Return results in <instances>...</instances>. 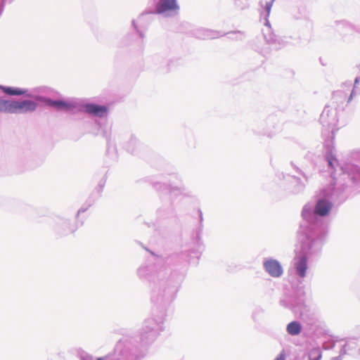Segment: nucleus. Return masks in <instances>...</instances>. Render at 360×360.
Returning a JSON list of instances; mask_svg holds the SVG:
<instances>
[{
  "label": "nucleus",
  "mask_w": 360,
  "mask_h": 360,
  "mask_svg": "<svg viewBox=\"0 0 360 360\" xmlns=\"http://www.w3.org/2000/svg\"><path fill=\"white\" fill-rule=\"evenodd\" d=\"M37 107V103L31 100L13 101L12 114L31 112Z\"/></svg>",
  "instance_id": "f257e3e1"
},
{
  "label": "nucleus",
  "mask_w": 360,
  "mask_h": 360,
  "mask_svg": "<svg viewBox=\"0 0 360 360\" xmlns=\"http://www.w3.org/2000/svg\"><path fill=\"white\" fill-rule=\"evenodd\" d=\"M264 266L266 271L273 277H278L283 274L281 265L275 259L267 260Z\"/></svg>",
  "instance_id": "f03ea898"
},
{
  "label": "nucleus",
  "mask_w": 360,
  "mask_h": 360,
  "mask_svg": "<svg viewBox=\"0 0 360 360\" xmlns=\"http://www.w3.org/2000/svg\"><path fill=\"white\" fill-rule=\"evenodd\" d=\"M84 108L87 113L99 117L105 116L108 112V109L106 106L96 104H86Z\"/></svg>",
  "instance_id": "7ed1b4c3"
},
{
  "label": "nucleus",
  "mask_w": 360,
  "mask_h": 360,
  "mask_svg": "<svg viewBox=\"0 0 360 360\" xmlns=\"http://www.w3.org/2000/svg\"><path fill=\"white\" fill-rule=\"evenodd\" d=\"M179 9L176 0H160L156 6V12L162 13L167 11H176Z\"/></svg>",
  "instance_id": "20e7f679"
},
{
  "label": "nucleus",
  "mask_w": 360,
  "mask_h": 360,
  "mask_svg": "<svg viewBox=\"0 0 360 360\" xmlns=\"http://www.w3.org/2000/svg\"><path fill=\"white\" fill-rule=\"evenodd\" d=\"M46 103L58 110H70L73 108V105L70 103L62 101H52L48 100Z\"/></svg>",
  "instance_id": "39448f33"
},
{
  "label": "nucleus",
  "mask_w": 360,
  "mask_h": 360,
  "mask_svg": "<svg viewBox=\"0 0 360 360\" xmlns=\"http://www.w3.org/2000/svg\"><path fill=\"white\" fill-rule=\"evenodd\" d=\"M330 209V205L326 200H320L317 202L315 212L320 215L324 216L326 215Z\"/></svg>",
  "instance_id": "423d86ee"
},
{
  "label": "nucleus",
  "mask_w": 360,
  "mask_h": 360,
  "mask_svg": "<svg viewBox=\"0 0 360 360\" xmlns=\"http://www.w3.org/2000/svg\"><path fill=\"white\" fill-rule=\"evenodd\" d=\"M307 269V257H302L300 259L299 262L297 264V266H296L297 271L301 277H304Z\"/></svg>",
  "instance_id": "0eeeda50"
},
{
  "label": "nucleus",
  "mask_w": 360,
  "mask_h": 360,
  "mask_svg": "<svg viewBox=\"0 0 360 360\" xmlns=\"http://www.w3.org/2000/svg\"><path fill=\"white\" fill-rule=\"evenodd\" d=\"M287 331L292 335H298L301 332V326L297 321L290 322L287 326Z\"/></svg>",
  "instance_id": "6e6552de"
},
{
  "label": "nucleus",
  "mask_w": 360,
  "mask_h": 360,
  "mask_svg": "<svg viewBox=\"0 0 360 360\" xmlns=\"http://www.w3.org/2000/svg\"><path fill=\"white\" fill-rule=\"evenodd\" d=\"M13 101L0 99V112L12 114Z\"/></svg>",
  "instance_id": "1a4fd4ad"
},
{
  "label": "nucleus",
  "mask_w": 360,
  "mask_h": 360,
  "mask_svg": "<svg viewBox=\"0 0 360 360\" xmlns=\"http://www.w3.org/2000/svg\"><path fill=\"white\" fill-rule=\"evenodd\" d=\"M2 91L6 93L8 95H16V96H20L24 94H25L26 91L20 89L19 88H13V87H7V86H2L1 87Z\"/></svg>",
  "instance_id": "9d476101"
},
{
  "label": "nucleus",
  "mask_w": 360,
  "mask_h": 360,
  "mask_svg": "<svg viewBox=\"0 0 360 360\" xmlns=\"http://www.w3.org/2000/svg\"><path fill=\"white\" fill-rule=\"evenodd\" d=\"M311 355L314 356V359H311V360H320L321 358V352L318 349H313L311 352Z\"/></svg>",
  "instance_id": "9b49d317"
},
{
  "label": "nucleus",
  "mask_w": 360,
  "mask_h": 360,
  "mask_svg": "<svg viewBox=\"0 0 360 360\" xmlns=\"http://www.w3.org/2000/svg\"><path fill=\"white\" fill-rule=\"evenodd\" d=\"M275 360H285V355L284 352H281Z\"/></svg>",
  "instance_id": "f8f14e48"
},
{
  "label": "nucleus",
  "mask_w": 360,
  "mask_h": 360,
  "mask_svg": "<svg viewBox=\"0 0 360 360\" xmlns=\"http://www.w3.org/2000/svg\"><path fill=\"white\" fill-rule=\"evenodd\" d=\"M352 96H353V93L351 94L349 98V101H350L352 98Z\"/></svg>",
  "instance_id": "ddd939ff"
},
{
  "label": "nucleus",
  "mask_w": 360,
  "mask_h": 360,
  "mask_svg": "<svg viewBox=\"0 0 360 360\" xmlns=\"http://www.w3.org/2000/svg\"><path fill=\"white\" fill-rule=\"evenodd\" d=\"M329 165L332 166V162L330 160L329 161Z\"/></svg>",
  "instance_id": "4468645a"
},
{
  "label": "nucleus",
  "mask_w": 360,
  "mask_h": 360,
  "mask_svg": "<svg viewBox=\"0 0 360 360\" xmlns=\"http://www.w3.org/2000/svg\"><path fill=\"white\" fill-rule=\"evenodd\" d=\"M97 360H103V358H98Z\"/></svg>",
  "instance_id": "2eb2a0df"
}]
</instances>
